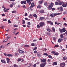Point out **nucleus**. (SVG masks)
I'll return each instance as SVG.
<instances>
[{
	"mask_svg": "<svg viewBox=\"0 0 67 67\" xmlns=\"http://www.w3.org/2000/svg\"><path fill=\"white\" fill-rule=\"evenodd\" d=\"M60 14V13H54V14H51L50 15V16H51V18H54L55 16L58 15Z\"/></svg>",
	"mask_w": 67,
	"mask_h": 67,
	"instance_id": "f257e3e1",
	"label": "nucleus"
},
{
	"mask_svg": "<svg viewBox=\"0 0 67 67\" xmlns=\"http://www.w3.org/2000/svg\"><path fill=\"white\" fill-rule=\"evenodd\" d=\"M40 27H42L44 25H45V23L44 22H41L39 23Z\"/></svg>",
	"mask_w": 67,
	"mask_h": 67,
	"instance_id": "f03ea898",
	"label": "nucleus"
},
{
	"mask_svg": "<svg viewBox=\"0 0 67 67\" xmlns=\"http://www.w3.org/2000/svg\"><path fill=\"white\" fill-rule=\"evenodd\" d=\"M60 66V67H64L65 66V63L64 62L61 63Z\"/></svg>",
	"mask_w": 67,
	"mask_h": 67,
	"instance_id": "7ed1b4c3",
	"label": "nucleus"
},
{
	"mask_svg": "<svg viewBox=\"0 0 67 67\" xmlns=\"http://www.w3.org/2000/svg\"><path fill=\"white\" fill-rule=\"evenodd\" d=\"M26 2L25 1H23L21 2V4H26Z\"/></svg>",
	"mask_w": 67,
	"mask_h": 67,
	"instance_id": "20e7f679",
	"label": "nucleus"
},
{
	"mask_svg": "<svg viewBox=\"0 0 67 67\" xmlns=\"http://www.w3.org/2000/svg\"><path fill=\"white\" fill-rule=\"evenodd\" d=\"M18 52L19 53H20V54H24V52L21 50L19 51Z\"/></svg>",
	"mask_w": 67,
	"mask_h": 67,
	"instance_id": "39448f33",
	"label": "nucleus"
},
{
	"mask_svg": "<svg viewBox=\"0 0 67 67\" xmlns=\"http://www.w3.org/2000/svg\"><path fill=\"white\" fill-rule=\"evenodd\" d=\"M41 61L42 62V63H44L46 62V59H41Z\"/></svg>",
	"mask_w": 67,
	"mask_h": 67,
	"instance_id": "423d86ee",
	"label": "nucleus"
},
{
	"mask_svg": "<svg viewBox=\"0 0 67 67\" xmlns=\"http://www.w3.org/2000/svg\"><path fill=\"white\" fill-rule=\"evenodd\" d=\"M6 59L7 60V63H9V62H11V61L10 60V59H9V58H7Z\"/></svg>",
	"mask_w": 67,
	"mask_h": 67,
	"instance_id": "0eeeda50",
	"label": "nucleus"
},
{
	"mask_svg": "<svg viewBox=\"0 0 67 67\" xmlns=\"http://www.w3.org/2000/svg\"><path fill=\"white\" fill-rule=\"evenodd\" d=\"M63 39H59L58 40V43H60V42H61L62 41H63Z\"/></svg>",
	"mask_w": 67,
	"mask_h": 67,
	"instance_id": "6e6552de",
	"label": "nucleus"
},
{
	"mask_svg": "<svg viewBox=\"0 0 67 67\" xmlns=\"http://www.w3.org/2000/svg\"><path fill=\"white\" fill-rule=\"evenodd\" d=\"M1 62L2 63H3L4 64H5L6 63L5 62V60H1Z\"/></svg>",
	"mask_w": 67,
	"mask_h": 67,
	"instance_id": "1a4fd4ad",
	"label": "nucleus"
},
{
	"mask_svg": "<svg viewBox=\"0 0 67 67\" xmlns=\"http://www.w3.org/2000/svg\"><path fill=\"white\" fill-rule=\"evenodd\" d=\"M62 7H66V4L62 2Z\"/></svg>",
	"mask_w": 67,
	"mask_h": 67,
	"instance_id": "9d476101",
	"label": "nucleus"
},
{
	"mask_svg": "<svg viewBox=\"0 0 67 67\" xmlns=\"http://www.w3.org/2000/svg\"><path fill=\"white\" fill-rule=\"evenodd\" d=\"M40 66L41 67H45V65H44V64L42 63L41 64Z\"/></svg>",
	"mask_w": 67,
	"mask_h": 67,
	"instance_id": "9b49d317",
	"label": "nucleus"
},
{
	"mask_svg": "<svg viewBox=\"0 0 67 67\" xmlns=\"http://www.w3.org/2000/svg\"><path fill=\"white\" fill-rule=\"evenodd\" d=\"M60 11H63V7H62L61 6L60 8Z\"/></svg>",
	"mask_w": 67,
	"mask_h": 67,
	"instance_id": "f8f14e48",
	"label": "nucleus"
},
{
	"mask_svg": "<svg viewBox=\"0 0 67 67\" xmlns=\"http://www.w3.org/2000/svg\"><path fill=\"white\" fill-rule=\"evenodd\" d=\"M62 31L63 32H66V29H65V28H63Z\"/></svg>",
	"mask_w": 67,
	"mask_h": 67,
	"instance_id": "ddd939ff",
	"label": "nucleus"
},
{
	"mask_svg": "<svg viewBox=\"0 0 67 67\" xmlns=\"http://www.w3.org/2000/svg\"><path fill=\"white\" fill-rule=\"evenodd\" d=\"M34 3H32L31 5V6L32 7V8H33L34 6H35V5H34Z\"/></svg>",
	"mask_w": 67,
	"mask_h": 67,
	"instance_id": "4468645a",
	"label": "nucleus"
},
{
	"mask_svg": "<svg viewBox=\"0 0 67 67\" xmlns=\"http://www.w3.org/2000/svg\"><path fill=\"white\" fill-rule=\"evenodd\" d=\"M44 17H41L40 19V20H44Z\"/></svg>",
	"mask_w": 67,
	"mask_h": 67,
	"instance_id": "2eb2a0df",
	"label": "nucleus"
},
{
	"mask_svg": "<svg viewBox=\"0 0 67 67\" xmlns=\"http://www.w3.org/2000/svg\"><path fill=\"white\" fill-rule=\"evenodd\" d=\"M57 62H55L53 63V65H57Z\"/></svg>",
	"mask_w": 67,
	"mask_h": 67,
	"instance_id": "dca6fc26",
	"label": "nucleus"
},
{
	"mask_svg": "<svg viewBox=\"0 0 67 67\" xmlns=\"http://www.w3.org/2000/svg\"><path fill=\"white\" fill-rule=\"evenodd\" d=\"M52 7H51V5H49L48 6V9H49V10H51V9H52Z\"/></svg>",
	"mask_w": 67,
	"mask_h": 67,
	"instance_id": "f3484780",
	"label": "nucleus"
},
{
	"mask_svg": "<svg viewBox=\"0 0 67 67\" xmlns=\"http://www.w3.org/2000/svg\"><path fill=\"white\" fill-rule=\"evenodd\" d=\"M52 30L53 32H55V28H54V27H53L52 28Z\"/></svg>",
	"mask_w": 67,
	"mask_h": 67,
	"instance_id": "a211bd4d",
	"label": "nucleus"
},
{
	"mask_svg": "<svg viewBox=\"0 0 67 67\" xmlns=\"http://www.w3.org/2000/svg\"><path fill=\"white\" fill-rule=\"evenodd\" d=\"M59 53L55 52V53L54 54V55H56V56H58V55Z\"/></svg>",
	"mask_w": 67,
	"mask_h": 67,
	"instance_id": "6ab92c4d",
	"label": "nucleus"
},
{
	"mask_svg": "<svg viewBox=\"0 0 67 67\" xmlns=\"http://www.w3.org/2000/svg\"><path fill=\"white\" fill-rule=\"evenodd\" d=\"M11 37V36H8L7 38V40H9V38Z\"/></svg>",
	"mask_w": 67,
	"mask_h": 67,
	"instance_id": "aec40b11",
	"label": "nucleus"
},
{
	"mask_svg": "<svg viewBox=\"0 0 67 67\" xmlns=\"http://www.w3.org/2000/svg\"><path fill=\"white\" fill-rule=\"evenodd\" d=\"M63 59L64 60H65L66 59H67V57H64L63 58Z\"/></svg>",
	"mask_w": 67,
	"mask_h": 67,
	"instance_id": "412c9836",
	"label": "nucleus"
},
{
	"mask_svg": "<svg viewBox=\"0 0 67 67\" xmlns=\"http://www.w3.org/2000/svg\"><path fill=\"white\" fill-rule=\"evenodd\" d=\"M7 41H8V40H5L3 41V43H5V42H6Z\"/></svg>",
	"mask_w": 67,
	"mask_h": 67,
	"instance_id": "4be33fe9",
	"label": "nucleus"
},
{
	"mask_svg": "<svg viewBox=\"0 0 67 67\" xmlns=\"http://www.w3.org/2000/svg\"><path fill=\"white\" fill-rule=\"evenodd\" d=\"M37 27L38 28V29H40L41 27L40 26V25H38L37 26Z\"/></svg>",
	"mask_w": 67,
	"mask_h": 67,
	"instance_id": "5701e85b",
	"label": "nucleus"
},
{
	"mask_svg": "<svg viewBox=\"0 0 67 67\" xmlns=\"http://www.w3.org/2000/svg\"><path fill=\"white\" fill-rule=\"evenodd\" d=\"M26 1L27 3H29L30 2H31L30 0H26Z\"/></svg>",
	"mask_w": 67,
	"mask_h": 67,
	"instance_id": "b1692460",
	"label": "nucleus"
},
{
	"mask_svg": "<svg viewBox=\"0 0 67 67\" xmlns=\"http://www.w3.org/2000/svg\"><path fill=\"white\" fill-rule=\"evenodd\" d=\"M37 56L38 57H40L41 56V54H38L37 55Z\"/></svg>",
	"mask_w": 67,
	"mask_h": 67,
	"instance_id": "393cba45",
	"label": "nucleus"
},
{
	"mask_svg": "<svg viewBox=\"0 0 67 67\" xmlns=\"http://www.w3.org/2000/svg\"><path fill=\"white\" fill-rule=\"evenodd\" d=\"M40 12L42 13H44V10H41L40 11Z\"/></svg>",
	"mask_w": 67,
	"mask_h": 67,
	"instance_id": "a878e982",
	"label": "nucleus"
},
{
	"mask_svg": "<svg viewBox=\"0 0 67 67\" xmlns=\"http://www.w3.org/2000/svg\"><path fill=\"white\" fill-rule=\"evenodd\" d=\"M63 37H64L63 36V34H61L60 35V37H61V38H63Z\"/></svg>",
	"mask_w": 67,
	"mask_h": 67,
	"instance_id": "bb28decb",
	"label": "nucleus"
},
{
	"mask_svg": "<svg viewBox=\"0 0 67 67\" xmlns=\"http://www.w3.org/2000/svg\"><path fill=\"white\" fill-rule=\"evenodd\" d=\"M37 49V47H35L33 49V50L34 51V50H36V49Z\"/></svg>",
	"mask_w": 67,
	"mask_h": 67,
	"instance_id": "cd10ccee",
	"label": "nucleus"
},
{
	"mask_svg": "<svg viewBox=\"0 0 67 67\" xmlns=\"http://www.w3.org/2000/svg\"><path fill=\"white\" fill-rule=\"evenodd\" d=\"M24 46L26 47H29V45H25Z\"/></svg>",
	"mask_w": 67,
	"mask_h": 67,
	"instance_id": "c85d7f7f",
	"label": "nucleus"
},
{
	"mask_svg": "<svg viewBox=\"0 0 67 67\" xmlns=\"http://www.w3.org/2000/svg\"><path fill=\"white\" fill-rule=\"evenodd\" d=\"M18 26V25H14V27H17Z\"/></svg>",
	"mask_w": 67,
	"mask_h": 67,
	"instance_id": "c756f323",
	"label": "nucleus"
},
{
	"mask_svg": "<svg viewBox=\"0 0 67 67\" xmlns=\"http://www.w3.org/2000/svg\"><path fill=\"white\" fill-rule=\"evenodd\" d=\"M55 53H56V52H55L54 51H53L52 52V54H54V55Z\"/></svg>",
	"mask_w": 67,
	"mask_h": 67,
	"instance_id": "7c9ffc66",
	"label": "nucleus"
},
{
	"mask_svg": "<svg viewBox=\"0 0 67 67\" xmlns=\"http://www.w3.org/2000/svg\"><path fill=\"white\" fill-rule=\"evenodd\" d=\"M12 13H16V10H15L14 11H12Z\"/></svg>",
	"mask_w": 67,
	"mask_h": 67,
	"instance_id": "2f4dec72",
	"label": "nucleus"
},
{
	"mask_svg": "<svg viewBox=\"0 0 67 67\" xmlns=\"http://www.w3.org/2000/svg\"><path fill=\"white\" fill-rule=\"evenodd\" d=\"M42 7L41 6V5H38L37 7V8H38L39 9H40V8H41Z\"/></svg>",
	"mask_w": 67,
	"mask_h": 67,
	"instance_id": "473e14b6",
	"label": "nucleus"
},
{
	"mask_svg": "<svg viewBox=\"0 0 67 67\" xmlns=\"http://www.w3.org/2000/svg\"><path fill=\"white\" fill-rule=\"evenodd\" d=\"M50 5H51V6L52 7H53V3H50Z\"/></svg>",
	"mask_w": 67,
	"mask_h": 67,
	"instance_id": "72a5a7b5",
	"label": "nucleus"
},
{
	"mask_svg": "<svg viewBox=\"0 0 67 67\" xmlns=\"http://www.w3.org/2000/svg\"><path fill=\"white\" fill-rule=\"evenodd\" d=\"M7 56H9V57L12 56V55L11 54H7Z\"/></svg>",
	"mask_w": 67,
	"mask_h": 67,
	"instance_id": "f704fd0d",
	"label": "nucleus"
},
{
	"mask_svg": "<svg viewBox=\"0 0 67 67\" xmlns=\"http://www.w3.org/2000/svg\"><path fill=\"white\" fill-rule=\"evenodd\" d=\"M22 24H25V21H24L23 20Z\"/></svg>",
	"mask_w": 67,
	"mask_h": 67,
	"instance_id": "c9c22d12",
	"label": "nucleus"
},
{
	"mask_svg": "<svg viewBox=\"0 0 67 67\" xmlns=\"http://www.w3.org/2000/svg\"><path fill=\"white\" fill-rule=\"evenodd\" d=\"M59 31H60L61 32V33H62L63 32V31H62V29L60 28L59 29Z\"/></svg>",
	"mask_w": 67,
	"mask_h": 67,
	"instance_id": "e433bc0d",
	"label": "nucleus"
},
{
	"mask_svg": "<svg viewBox=\"0 0 67 67\" xmlns=\"http://www.w3.org/2000/svg\"><path fill=\"white\" fill-rule=\"evenodd\" d=\"M22 8H25V9L26 8V7L25 6V5H24L23 6H22Z\"/></svg>",
	"mask_w": 67,
	"mask_h": 67,
	"instance_id": "4c0bfd02",
	"label": "nucleus"
},
{
	"mask_svg": "<svg viewBox=\"0 0 67 67\" xmlns=\"http://www.w3.org/2000/svg\"><path fill=\"white\" fill-rule=\"evenodd\" d=\"M34 16L35 18H37V15L36 14H35L34 15Z\"/></svg>",
	"mask_w": 67,
	"mask_h": 67,
	"instance_id": "58836bf2",
	"label": "nucleus"
},
{
	"mask_svg": "<svg viewBox=\"0 0 67 67\" xmlns=\"http://www.w3.org/2000/svg\"><path fill=\"white\" fill-rule=\"evenodd\" d=\"M32 16V15L30 14L28 17L29 18H31V16Z\"/></svg>",
	"mask_w": 67,
	"mask_h": 67,
	"instance_id": "ea45409f",
	"label": "nucleus"
},
{
	"mask_svg": "<svg viewBox=\"0 0 67 67\" xmlns=\"http://www.w3.org/2000/svg\"><path fill=\"white\" fill-rule=\"evenodd\" d=\"M47 30L48 32H51V30L49 29L48 28L47 29Z\"/></svg>",
	"mask_w": 67,
	"mask_h": 67,
	"instance_id": "a19ab883",
	"label": "nucleus"
},
{
	"mask_svg": "<svg viewBox=\"0 0 67 67\" xmlns=\"http://www.w3.org/2000/svg\"><path fill=\"white\" fill-rule=\"evenodd\" d=\"M8 23H11V22L10 21V20H8Z\"/></svg>",
	"mask_w": 67,
	"mask_h": 67,
	"instance_id": "79ce46f5",
	"label": "nucleus"
},
{
	"mask_svg": "<svg viewBox=\"0 0 67 67\" xmlns=\"http://www.w3.org/2000/svg\"><path fill=\"white\" fill-rule=\"evenodd\" d=\"M44 5H45L46 6L47 5V3L46 2H45L44 3Z\"/></svg>",
	"mask_w": 67,
	"mask_h": 67,
	"instance_id": "37998d69",
	"label": "nucleus"
},
{
	"mask_svg": "<svg viewBox=\"0 0 67 67\" xmlns=\"http://www.w3.org/2000/svg\"><path fill=\"white\" fill-rule=\"evenodd\" d=\"M59 47V46H58V44L55 45L54 46V47Z\"/></svg>",
	"mask_w": 67,
	"mask_h": 67,
	"instance_id": "c03bdc74",
	"label": "nucleus"
},
{
	"mask_svg": "<svg viewBox=\"0 0 67 67\" xmlns=\"http://www.w3.org/2000/svg\"><path fill=\"white\" fill-rule=\"evenodd\" d=\"M48 57H49V58H51V59H52V56H51V55H49L48 56Z\"/></svg>",
	"mask_w": 67,
	"mask_h": 67,
	"instance_id": "a18cd8bd",
	"label": "nucleus"
},
{
	"mask_svg": "<svg viewBox=\"0 0 67 67\" xmlns=\"http://www.w3.org/2000/svg\"><path fill=\"white\" fill-rule=\"evenodd\" d=\"M55 5H58V2H57L55 3Z\"/></svg>",
	"mask_w": 67,
	"mask_h": 67,
	"instance_id": "49530a36",
	"label": "nucleus"
},
{
	"mask_svg": "<svg viewBox=\"0 0 67 67\" xmlns=\"http://www.w3.org/2000/svg\"><path fill=\"white\" fill-rule=\"evenodd\" d=\"M62 3L61 2H60L59 3H58V4L59 5H62Z\"/></svg>",
	"mask_w": 67,
	"mask_h": 67,
	"instance_id": "de8ad7c7",
	"label": "nucleus"
},
{
	"mask_svg": "<svg viewBox=\"0 0 67 67\" xmlns=\"http://www.w3.org/2000/svg\"><path fill=\"white\" fill-rule=\"evenodd\" d=\"M5 27V26H2L0 27V28H1L2 29H4Z\"/></svg>",
	"mask_w": 67,
	"mask_h": 67,
	"instance_id": "09e8293b",
	"label": "nucleus"
},
{
	"mask_svg": "<svg viewBox=\"0 0 67 67\" xmlns=\"http://www.w3.org/2000/svg\"><path fill=\"white\" fill-rule=\"evenodd\" d=\"M50 24L51 25H53V22H51L50 23Z\"/></svg>",
	"mask_w": 67,
	"mask_h": 67,
	"instance_id": "8fccbe9b",
	"label": "nucleus"
},
{
	"mask_svg": "<svg viewBox=\"0 0 67 67\" xmlns=\"http://www.w3.org/2000/svg\"><path fill=\"white\" fill-rule=\"evenodd\" d=\"M44 55H45V56H48V54L46 53H44Z\"/></svg>",
	"mask_w": 67,
	"mask_h": 67,
	"instance_id": "3c124183",
	"label": "nucleus"
},
{
	"mask_svg": "<svg viewBox=\"0 0 67 67\" xmlns=\"http://www.w3.org/2000/svg\"><path fill=\"white\" fill-rule=\"evenodd\" d=\"M42 3V1H40L39 2V3L40 4H41Z\"/></svg>",
	"mask_w": 67,
	"mask_h": 67,
	"instance_id": "603ef678",
	"label": "nucleus"
},
{
	"mask_svg": "<svg viewBox=\"0 0 67 67\" xmlns=\"http://www.w3.org/2000/svg\"><path fill=\"white\" fill-rule=\"evenodd\" d=\"M28 24L29 25H31V23L30 22H28Z\"/></svg>",
	"mask_w": 67,
	"mask_h": 67,
	"instance_id": "864d4df0",
	"label": "nucleus"
},
{
	"mask_svg": "<svg viewBox=\"0 0 67 67\" xmlns=\"http://www.w3.org/2000/svg\"><path fill=\"white\" fill-rule=\"evenodd\" d=\"M21 59H19L17 61L18 62H20V61H21Z\"/></svg>",
	"mask_w": 67,
	"mask_h": 67,
	"instance_id": "5fc2aeb1",
	"label": "nucleus"
},
{
	"mask_svg": "<svg viewBox=\"0 0 67 67\" xmlns=\"http://www.w3.org/2000/svg\"><path fill=\"white\" fill-rule=\"evenodd\" d=\"M3 21H5L6 22L7 21V20L6 19H3Z\"/></svg>",
	"mask_w": 67,
	"mask_h": 67,
	"instance_id": "6e6d98bb",
	"label": "nucleus"
},
{
	"mask_svg": "<svg viewBox=\"0 0 67 67\" xmlns=\"http://www.w3.org/2000/svg\"><path fill=\"white\" fill-rule=\"evenodd\" d=\"M1 15H2V16H5V15L3 14H2Z\"/></svg>",
	"mask_w": 67,
	"mask_h": 67,
	"instance_id": "4d7b16f0",
	"label": "nucleus"
},
{
	"mask_svg": "<svg viewBox=\"0 0 67 67\" xmlns=\"http://www.w3.org/2000/svg\"><path fill=\"white\" fill-rule=\"evenodd\" d=\"M34 53H35V54H36L37 53V51L35 50L34 52Z\"/></svg>",
	"mask_w": 67,
	"mask_h": 67,
	"instance_id": "13d9d810",
	"label": "nucleus"
},
{
	"mask_svg": "<svg viewBox=\"0 0 67 67\" xmlns=\"http://www.w3.org/2000/svg\"><path fill=\"white\" fill-rule=\"evenodd\" d=\"M52 11H54V10H55V8H52Z\"/></svg>",
	"mask_w": 67,
	"mask_h": 67,
	"instance_id": "bf43d9fd",
	"label": "nucleus"
},
{
	"mask_svg": "<svg viewBox=\"0 0 67 67\" xmlns=\"http://www.w3.org/2000/svg\"><path fill=\"white\" fill-rule=\"evenodd\" d=\"M3 54L4 55V56H7V55H8V54H7L6 53H4Z\"/></svg>",
	"mask_w": 67,
	"mask_h": 67,
	"instance_id": "052dcab7",
	"label": "nucleus"
},
{
	"mask_svg": "<svg viewBox=\"0 0 67 67\" xmlns=\"http://www.w3.org/2000/svg\"><path fill=\"white\" fill-rule=\"evenodd\" d=\"M17 66H18L16 64H14V67H17Z\"/></svg>",
	"mask_w": 67,
	"mask_h": 67,
	"instance_id": "680f3d73",
	"label": "nucleus"
},
{
	"mask_svg": "<svg viewBox=\"0 0 67 67\" xmlns=\"http://www.w3.org/2000/svg\"><path fill=\"white\" fill-rule=\"evenodd\" d=\"M27 13H26L25 14V16H27Z\"/></svg>",
	"mask_w": 67,
	"mask_h": 67,
	"instance_id": "e2e57ef3",
	"label": "nucleus"
},
{
	"mask_svg": "<svg viewBox=\"0 0 67 67\" xmlns=\"http://www.w3.org/2000/svg\"><path fill=\"white\" fill-rule=\"evenodd\" d=\"M48 62H51V59H49L47 61Z\"/></svg>",
	"mask_w": 67,
	"mask_h": 67,
	"instance_id": "0e129e2a",
	"label": "nucleus"
},
{
	"mask_svg": "<svg viewBox=\"0 0 67 67\" xmlns=\"http://www.w3.org/2000/svg\"><path fill=\"white\" fill-rule=\"evenodd\" d=\"M43 63V64L44 65V66H45V65H46V62H45V63Z\"/></svg>",
	"mask_w": 67,
	"mask_h": 67,
	"instance_id": "69168bd1",
	"label": "nucleus"
},
{
	"mask_svg": "<svg viewBox=\"0 0 67 67\" xmlns=\"http://www.w3.org/2000/svg\"><path fill=\"white\" fill-rule=\"evenodd\" d=\"M25 19L26 20H28V18H25Z\"/></svg>",
	"mask_w": 67,
	"mask_h": 67,
	"instance_id": "338daca9",
	"label": "nucleus"
},
{
	"mask_svg": "<svg viewBox=\"0 0 67 67\" xmlns=\"http://www.w3.org/2000/svg\"><path fill=\"white\" fill-rule=\"evenodd\" d=\"M35 45L34 44V43H32L31 44V46H34Z\"/></svg>",
	"mask_w": 67,
	"mask_h": 67,
	"instance_id": "774afa93",
	"label": "nucleus"
}]
</instances>
